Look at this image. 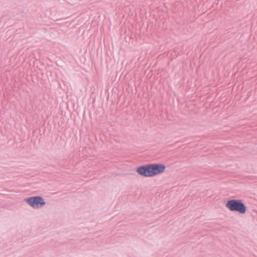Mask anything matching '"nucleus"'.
<instances>
[{
    "mask_svg": "<svg viewBox=\"0 0 257 257\" xmlns=\"http://www.w3.org/2000/svg\"><path fill=\"white\" fill-rule=\"evenodd\" d=\"M25 201L34 208H40L45 204V201L40 196L28 198L25 199Z\"/></svg>",
    "mask_w": 257,
    "mask_h": 257,
    "instance_id": "7ed1b4c3",
    "label": "nucleus"
},
{
    "mask_svg": "<svg viewBox=\"0 0 257 257\" xmlns=\"http://www.w3.org/2000/svg\"><path fill=\"white\" fill-rule=\"evenodd\" d=\"M225 206L231 211H236L241 214H244L246 211V207L241 200L231 199L228 200Z\"/></svg>",
    "mask_w": 257,
    "mask_h": 257,
    "instance_id": "f03ea898",
    "label": "nucleus"
},
{
    "mask_svg": "<svg viewBox=\"0 0 257 257\" xmlns=\"http://www.w3.org/2000/svg\"><path fill=\"white\" fill-rule=\"evenodd\" d=\"M166 167L163 164H149L139 167L137 172L145 177H152L165 172Z\"/></svg>",
    "mask_w": 257,
    "mask_h": 257,
    "instance_id": "f257e3e1",
    "label": "nucleus"
}]
</instances>
